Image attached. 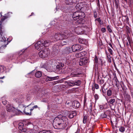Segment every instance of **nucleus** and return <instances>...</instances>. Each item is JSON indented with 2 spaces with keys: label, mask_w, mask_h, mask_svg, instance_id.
<instances>
[{
  "label": "nucleus",
  "mask_w": 133,
  "mask_h": 133,
  "mask_svg": "<svg viewBox=\"0 0 133 133\" xmlns=\"http://www.w3.org/2000/svg\"><path fill=\"white\" fill-rule=\"evenodd\" d=\"M86 54L85 51H82L81 52L77 53L76 54V56L77 57H80L83 56L85 55Z\"/></svg>",
  "instance_id": "16"
},
{
  "label": "nucleus",
  "mask_w": 133,
  "mask_h": 133,
  "mask_svg": "<svg viewBox=\"0 0 133 133\" xmlns=\"http://www.w3.org/2000/svg\"><path fill=\"white\" fill-rule=\"evenodd\" d=\"M6 45H4L3 46H1L0 47V50H1V49H3V48H4V47H6ZM2 51H1V50H0V52H2Z\"/></svg>",
  "instance_id": "43"
},
{
  "label": "nucleus",
  "mask_w": 133,
  "mask_h": 133,
  "mask_svg": "<svg viewBox=\"0 0 133 133\" xmlns=\"http://www.w3.org/2000/svg\"><path fill=\"white\" fill-rule=\"evenodd\" d=\"M107 29L109 32L111 33L112 32V30L111 29V27L109 25L107 26Z\"/></svg>",
  "instance_id": "36"
},
{
  "label": "nucleus",
  "mask_w": 133,
  "mask_h": 133,
  "mask_svg": "<svg viewBox=\"0 0 133 133\" xmlns=\"http://www.w3.org/2000/svg\"><path fill=\"white\" fill-rule=\"evenodd\" d=\"M106 55L107 58H108L111 57V56H110V55L109 54H107V55Z\"/></svg>",
  "instance_id": "57"
},
{
  "label": "nucleus",
  "mask_w": 133,
  "mask_h": 133,
  "mask_svg": "<svg viewBox=\"0 0 133 133\" xmlns=\"http://www.w3.org/2000/svg\"><path fill=\"white\" fill-rule=\"evenodd\" d=\"M56 78V77H52L49 76H47V77L46 79L45 80L46 82L52 81V80L55 79Z\"/></svg>",
  "instance_id": "21"
},
{
  "label": "nucleus",
  "mask_w": 133,
  "mask_h": 133,
  "mask_svg": "<svg viewBox=\"0 0 133 133\" xmlns=\"http://www.w3.org/2000/svg\"><path fill=\"white\" fill-rule=\"evenodd\" d=\"M70 49L69 48H66L64 50V52L65 54H68L70 52Z\"/></svg>",
  "instance_id": "30"
},
{
  "label": "nucleus",
  "mask_w": 133,
  "mask_h": 133,
  "mask_svg": "<svg viewBox=\"0 0 133 133\" xmlns=\"http://www.w3.org/2000/svg\"><path fill=\"white\" fill-rule=\"evenodd\" d=\"M24 125V124L22 123H19L18 128L21 131L22 130H23V128Z\"/></svg>",
  "instance_id": "29"
},
{
  "label": "nucleus",
  "mask_w": 133,
  "mask_h": 133,
  "mask_svg": "<svg viewBox=\"0 0 133 133\" xmlns=\"http://www.w3.org/2000/svg\"><path fill=\"white\" fill-rule=\"evenodd\" d=\"M112 92L111 90H108L107 92V95L108 96H110L112 95Z\"/></svg>",
  "instance_id": "31"
},
{
  "label": "nucleus",
  "mask_w": 133,
  "mask_h": 133,
  "mask_svg": "<svg viewBox=\"0 0 133 133\" xmlns=\"http://www.w3.org/2000/svg\"><path fill=\"white\" fill-rule=\"evenodd\" d=\"M49 42L47 41H38L36 43L35 46L36 49L38 50H40L45 47L48 46L49 44Z\"/></svg>",
  "instance_id": "2"
},
{
  "label": "nucleus",
  "mask_w": 133,
  "mask_h": 133,
  "mask_svg": "<svg viewBox=\"0 0 133 133\" xmlns=\"http://www.w3.org/2000/svg\"><path fill=\"white\" fill-rule=\"evenodd\" d=\"M83 18H79V19L76 21L75 23L76 25H78L79 24H84V21L83 19Z\"/></svg>",
  "instance_id": "13"
},
{
  "label": "nucleus",
  "mask_w": 133,
  "mask_h": 133,
  "mask_svg": "<svg viewBox=\"0 0 133 133\" xmlns=\"http://www.w3.org/2000/svg\"><path fill=\"white\" fill-rule=\"evenodd\" d=\"M94 97L96 101L99 98V96L97 94H96L94 95Z\"/></svg>",
  "instance_id": "38"
},
{
  "label": "nucleus",
  "mask_w": 133,
  "mask_h": 133,
  "mask_svg": "<svg viewBox=\"0 0 133 133\" xmlns=\"http://www.w3.org/2000/svg\"><path fill=\"white\" fill-rule=\"evenodd\" d=\"M101 116V117L103 118H105L107 116V115L105 113H103V114H102Z\"/></svg>",
  "instance_id": "39"
},
{
  "label": "nucleus",
  "mask_w": 133,
  "mask_h": 133,
  "mask_svg": "<svg viewBox=\"0 0 133 133\" xmlns=\"http://www.w3.org/2000/svg\"><path fill=\"white\" fill-rule=\"evenodd\" d=\"M100 109L101 110H102L105 109V108L104 107V106L102 105H100L99 106Z\"/></svg>",
  "instance_id": "41"
},
{
  "label": "nucleus",
  "mask_w": 133,
  "mask_h": 133,
  "mask_svg": "<svg viewBox=\"0 0 133 133\" xmlns=\"http://www.w3.org/2000/svg\"><path fill=\"white\" fill-rule=\"evenodd\" d=\"M38 107L37 105H35L30 109V111H32L34 109L37 108Z\"/></svg>",
  "instance_id": "37"
},
{
  "label": "nucleus",
  "mask_w": 133,
  "mask_h": 133,
  "mask_svg": "<svg viewBox=\"0 0 133 133\" xmlns=\"http://www.w3.org/2000/svg\"><path fill=\"white\" fill-rule=\"evenodd\" d=\"M82 5L83 4L82 3H79L78 4H77L75 6L76 8L78 11H79L82 8Z\"/></svg>",
  "instance_id": "19"
},
{
  "label": "nucleus",
  "mask_w": 133,
  "mask_h": 133,
  "mask_svg": "<svg viewBox=\"0 0 133 133\" xmlns=\"http://www.w3.org/2000/svg\"><path fill=\"white\" fill-rule=\"evenodd\" d=\"M3 69V67L2 66H0V72H1L2 71Z\"/></svg>",
  "instance_id": "54"
},
{
  "label": "nucleus",
  "mask_w": 133,
  "mask_h": 133,
  "mask_svg": "<svg viewBox=\"0 0 133 133\" xmlns=\"http://www.w3.org/2000/svg\"><path fill=\"white\" fill-rule=\"evenodd\" d=\"M81 81L79 80L75 81H70L68 82V84L69 86H73L74 85L79 86L81 84Z\"/></svg>",
  "instance_id": "5"
},
{
  "label": "nucleus",
  "mask_w": 133,
  "mask_h": 133,
  "mask_svg": "<svg viewBox=\"0 0 133 133\" xmlns=\"http://www.w3.org/2000/svg\"><path fill=\"white\" fill-rule=\"evenodd\" d=\"M64 65L62 63H59L56 66L57 69H58L59 70H61L62 69V67Z\"/></svg>",
  "instance_id": "25"
},
{
  "label": "nucleus",
  "mask_w": 133,
  "mask_h": 133,
  "mask_svg": "<svg viewBox=\"0 0 133 133\" xmlns=\"http://www.w3.org/2000/svg\"><path fill=\"white\" fill-rule=\"evenodd\" d=\"M97 6L99 7L100 6L99 1H98L97 2Z\"/></svg>",
  "instance_id": "56"
},
{
  "label": "nucleus",
  "mask_w": 133,
  "mask_h": 133,
  "mask_svg": "<svg viewBox=\"0 0 133 133\" xmlns=\"http://www.w3.org/2000/svg\"><path fill=\"white\" fill-rule=\"evenodd\" d=\"M114 80L115 82V84L116 85L117 87H118L119 84V82L116 76L114 77Z\"/></svg>",
  "instance_id": "26"
},
{
  "label": "nucleus",
  "mask_w": 133,
  "mask_h": 133,
  "mask_svg": "<svg viewBox=\"0 0 133 133\" xmlns=\"http://www.w3.org/2000/svg\"><path fill=\"white\" fill-rule=\"evenodd\" d=\"M10 14H12V12H9L7 14H5L3 18L2 19V21H3L7 18L10 17V16L9 15Z\"/></svg>",
  "instance_id": "23"
},
{
  "label": "nucleus",
  "mask_w": 133,
  "mask_h": 133,
  "mask_svg": "<svg viewBox=\"0 0 133 133\" xmlns=\"http://www.w3.org/2000/svg\"><path fill=\"white\" fill-rule=\"evenodd\" d=\"M107 59L109 62L111 63V57L108 58H107Z\"/></svg>",
  "instance_id": "55"
},
{
  "label": "nucleus",
  "mask_w": 133,
  "mask_h": 133,
  "mask_svg": "<svg viewBox=\"0 0 133 133\" xmlns=\"http://www.w3.org/2000/svg\"><path fill=\"white\" fill-rule=\"evenodd\" d=\"M50 51L47 48H45L40 51L38 53L39 56L41 57L44 58L47 57Z\"/></svg>",
  "instance_id": "4"
},
{
  "label": "nucleus",
  "mask_w": 133,
  "mask_h": 133,
  "mask_svg": "<svg viewBox=\"0 0 133 133\" xmlns=\"http://www.w3.org/2000/svg\"><path fill=\"white\" fill-rule=\"evenodd\" d=\"M19 107L21 109L20 110H18V109H16V110H16V112H17V111L21 112H22V111L23 112H24L27 115H30L31 114V112H28L25 111V108H26V107L23 105H20L19 106Z\"/></svg>",
  "instance_id": "9"
},
{
  "label": "nucleus",
  "mask_w": 133,
  "mask_h": 133,
  "mask_svg": "<svg viewBox=\"0 0 133 133\" xmlns=\"http://www.w3.org/2000/svg\"><path fill=\"white\" fill-rule=\"evenodd\" d=\"M104 81L103 79H98V83L99 84H102L104 83Z\"/></svg>",
  "instance_id": "33"
},
{
  "label": "nucleus",
  "mask_w": 133,
  "mask_h": 133,
  "mask_svg": "<svg viewBox=\"0 0 133 133\" xmlns=\"http://www.w3.org/2000/svg\"><path fill=\"white\" fill-rule=\"evenodd\" d=\"M63 37V39H67L70 37L72 36L70 31L69 30H65L63 34H62Z\"/></svg>",
  "instance_id": "8"
},
{
  "label": "nucleus",
  "mask_w": 133,
  "mask_h": 133,
  "mask_svg": "<svg viewBox=\"0 0 133 133\" xmlns=\"http://www.w3.org/2000/svg\"><path fill=\"white\" fill-rule=\"evenodd\" d=\"M92 89L93 90V91H94L95 90V89L94 88H93V87L92 88Z\"/></svg>",
  "instance_id": "62"
},
{
  "label": "nucleus",
  "mask_w": 133,
  "mask_h": 133,
  "mask_svg": "<svg viewBox=\"0 0 133 133\" xmlns=\"http://www.w3.org/2000/svg\"><path fill=\"white\" fill-rule=\"evenodd\" d=\"M14 100L18 103H21L23 102L24 99L22 95L18 96Z\"/></svg>",
  "instance_id": "12"
},
{
  "label": "nucleus",
  "mask_w": 133,
  "mask_h": 133,
  "mask_svg": "<svg viewBox=\"0 0 133 133\" xmlns=\"http://www.w3.org/2000/svg\"><path fill=\"white\" fill-rule=\"evenodd\" d=\"M77 115L76 111H72L69 113L68 115V116L69 118H72L74 116H76Z\"/></svg>",
  "instance_id": "15"
},
{
  "label": "nucleus",
  "mask_w": 133,
  "mask_h": 133,
  "mask_svg": "<svg viewBox=\"0 0 133 133\" xmlns=\"http://www.w3.org/2000/svg\"><path fill=\"white\" fill-rule=\"evenodd\" d=\"M2 102L4 105H5L7 104V101L6 100H5L4 101H3Z\"/></svg>",
  "instance_id": "50"
},
{
  "label": "nucleus",
  "mask_w": 133,
  "mask_h": 133,
  "mask_svg": "<svg viewBox=\"0 0 133 133\" xmlns=\"http://www.w3.org/2000/svg\"><path fill=\"white\" fill-rule=\"evenodd\" d=\"M78 41L79 43L85 44H87V41L85 39L82 38H79L78 39Z\"/></svg>",
  "instance_id": "18"
},
{
  "label": "nucleus",
  "mask_w": 133,
  "mask_h": 133,
  "mask_svg": "<svg viewBox=\"0 0 133 133\" xmlns=\"http://www.w3.org/2000/svg\"><path fill=\"white\" fill-rule=\"evenodd\" d=\"M124 98L127 100H129L130 99V97L129 95L125 91L124 94Z\"/></svg>",
  "instance_id": "20"
},
{
  "label": "nucleus",
  "mask_w": 133,
  "mask_h": 133,
  "mask_svg": "<svg viewBox=\"0 0 133 133\" xmlns=\"http://www.w3.org/2000/svg\"><path fill=\"white\" fill-rule=\"evenodd\" d=\"M68 41L67 40L65 41L63 40L59 42V45L61 46H63L65 45H68Z\"/></svg>",
  "instance_id": "17"
},
{
  "label": "nucleus",
  "mask_w": 133,
  "mask_h": 133,
  "mask_svg": "<svg viewBox=\"0 0 133 133\" xmlns=\"http://www.w3.org/2000/svg\"><path fill=\"white\" fill-rule=\"evenodd\" d=\"M26 129L25 128H23V130H21L22 132H25L26 131Z\"/></svg>",
  "instance_id": "53"
},
{
  "label": "nucleus",
  "mask_w": 133,
  "mask_h": 133,
  "mask_svg": "<svg viewBox=\"0 0 133 133\" xmlns=\"http://www.w3.org/2000/svg\"><path fill=\"white\" fill-rule=\"evenodd\" d=\"M109 45L111 47V48H112V45L110 43H109Z\"/></svg>",
  "instance_id": "60"
},
{
  "label": "nucleus",
  "mask_w": 133,
  "mask_h": 133,
  "mask_svg": "<svg viewBox=\"0 0 133 133\" xmlns=\"http://www.w3.org/2000/svg\"><path fill=\"white\" fill-rule=\"evenodd\" d=\"M73 107L75 108H78L80 105L79 103L77 101H74L72 103Z\"/></svg>",
  "instance_id": "14"
},
{
  "label": "nucleus",
  "mask_w": 133,
  "mask_h": 133,
  "mask_svg": "<svg viewBox=\"0 0 133 133\" xmlns=\"http://www.w3.org/2000/svg\"><path fill=\"white\" fill-rule=\"evenodd\" d=\"M6 109L8 112L12 111L16 113V109L12 106L9 104H8L6 107Z\"/></svg>",
  "instance_id": "10"
},
{
  "label": "nucleus",
  "mask_w": 133,
  "mask_h": 133,
  "mask_svg": "<svg viewBox=\"0 0 133 133\" xmlns=\"http://www.w3.org/2000/svg\"><path fill=\"white\" fill-rule=\"evenodd\" d=\"M62 10H63V11L64 12H66L67 11V10L68 9V8H64V7H62Z\"/></svg>",
  "instance_id": "44"
},
{
  "label": "nucleus",
  "mask_w": 133,
  "mask_h": 133,
  "mask_svg": "<svg viewBox=\"0 0 133 133\" xmlns=\"http://www.w3.org/2000/svg\"><path fill=\"white\" fill-rule=\"evenodd\" d=\"M72 51L74 52L81 50L82 49L81 45L78 44H76L72 45Z\"/></svg>",
  "instance_id": "6"
},
{
  "label": "nucleus",
  "mask_w": 133,
  "mask_h": 133,
  "mask_svg": "<svg viewBox=\"0 0 133 133\" xmlns=\"http://www.w3.org/2000/svg\"><path fill=\"white\" fill-rule=\"evenodd\" d=\"M87 116H84L83 118V123L85 124L87 122Z\"/></svg>",
  "instance_id": "34"
},
{
  "label": "nucleus",
  "mask_w": 133,
  "mask_h": 133,
  "mask_svg": "<svg viewBox=\"0 0 133 133\" xmlns=\"http://www.w3.org/2000/svg\"><path fill=\"white\" fill-rule=\"evenodd\" d=\"M95 87L96 89H98L99 88V85L98 84H95Z\"/></svg>",
  "instance_id": "46"
},
{
  "label": "nucleus",
  "mask_w": 133,
  "mask_h": 133,
  "mask_svg": "<svg viewBox=\"0 0 133 133\" xmlns=\"http://www.w3.org/2000/svg\"><path fill=\"white\" fill-rule=\"evenodd\" d=\"M105 53H106V55L107 54H108V53L107 52V51L106 50H105Z\"/></svg>",
  "instance_id": "61"
},
{
  "label": "nucleus",
  "mask_w": 133,
  "mask_h": 133,
  "mask_svg": "<svg viewBox=\"0 0 133 133\" xmlns=\"http://www.w3.org/2000/svg\"><path fill=\"white\" fill-rule=\"evenodd\" d=\"M2 33L3 31L2 30V28L0 26V37L2 36Z\"/></svg>",
  "instance_id": "47"
},
{
  "label": "nucleus",
  "mask_w": 133,
  "mask_h": 133,
  "mask_svg": "<svg viewBox=\"0 0 133 133\" xmlns=\"http://www.w3.org/2000/svg\"><path fill=\"white\" fill-rule=\"evenodd\" d=\"M65 2L66 4L71 5L73 4H75V2L73 3L72 1H65Z\"/></svg>",
  "instance_id": "27"
},
{
  "label": "nucleus",
  "mask_w": 133,
  "mask_h": 133,
  "mask_svg": "<svg viewBox=\"0 0 133 133\" xmlns=\"http://www.w3.org/2000/svg\"><path fill=\"white\" fill-rule=\"evenodd\" d=\"M92 104L91 103L90 105L89 109H90L91 111L92 110Z\"/></svg>",
  "instance_id": "51"
},
{
  "label": "nucleus",
  "mask_w": 133,
  "mask_h": 133,
  "mask_svg": "<svg viewBox=\"0 0 133 133\" xmlns=\"http://www.w3.org/2000/svg\"><path fill=\"white\" fill-rule=\"evenodd\" d=\"M41 68H44L46 69V68H47V67L46 66V64H44L43 65L41 66Z\"/></svg>",
  "instance_id": "52"
},
{
  "label": "nucleus",
  "mask_w": 133,
  "mask_h": 133,
  "mask_svg": "<svg viewBox=\"0 0 133 133\" xmlns=\"http://www.w3.org/2000/svg\"><path fill=\"white\" fill-rule=\"evenodd\" d=\"M108 51L110 52V54L111 55H112L113 54L112 51L111 49L109 47H108Z\"/></svg>",
  "instance_id": "35"
},
{
  "label": "nucleus",
  "mask_w": 133,
  "mask_h": 133,
  "mask_svg": "<svg viewBox=\"0 0 133 133\" xmlns=\"http://www.w3.org/2000/svg\"><path fill=\"white\" fill-rule=\"evenodd\" d=\"M94 16L95 18H96L97 17V14L96 11L94 12Z\"/></svg>",
  "instance_id": "48"
},
{
  "label": "nucleus",
  "mask_w": 133,
  "mask_h": 133,
  "mask_svg": "<svg viewBox=\"0 0 133 133\" xmlns=\"http://www.w3.org/2000/svg\"><path fill=\"white\" fill-rule=\"evenodd\" d=\"M54 38L56 41L62 40L63 39L62 34L60 33H56L55 35Z\"/></svg>",
  "instance_id": "11"
},
{
  "label": "nucleus",
  "mask_w": 133,
  "mask_h": 133,
  "mask_svg": "<svg viewBox=\"0 0 133 133\" xmlns=\"http://www.w3.org/2000/svg\"><path fill=\"white\" fill-rule=\"evenodd\" d=\"M119 130L121 132H123L125 130V128L123 127H121L119 128Z\"/></svg>",
  "instance_id": "32"
},
{
  "label": "nucleus",
  "mask_w": 133,
  "mask_h": 133,
  "mask_svg": "<svg viewBox=\"0 0 133 133\" xmlns=\"http://www.w3.org/2000/svg\"><path fill=\"white\" fill-rule=\"evenodd\" d=\"M66 117L60 115L56 117L53 120V125L55 129H62L66 127L68 122Z\"/></svg>",
  "instance_id": "1"
},
{
  "label": "nucleus",
  "mask_w": 133,
  "mask_h": 133,
  "mask_svg": "<svg viewBox=\"0 0 133 133\" xmlns=\"http://www.w3.org/2000/svg\"><path fill=\"white\" fill-rule=\"evenodd\" d=\"M44 132V133H52L51 131V130L45 131Z\"/></svg>",
  "instance_id": "49"
},
{
  "label": "nucleus",
  "mask_w": 133,
  "mask_h": 133,
  "mask_svg": "<svg viewBox=\"0 0 133 133\" xmlns=\"http://www.w3.org/2000/svg\"><path fill=\"white\" fill-rule=\"evenodd\" d=\"M80 73L76 72H72L70 76L71 77H78Z\"/></svg>",
  "instance_id": "24"
},
{
  "label": "nucleus",
  "mask_w": 133,
  "mask_h": 133,
  "mask_svg": "<svg viewBox=\"0 0 133 133\" xmlns=\"http://www.w3.org/2000/svg\"><path fill=\"white\" fill-rule=\"evenodd\" d=\"M94 62L96 63H97L98 62V58L96 56L95 58Z\"/></svg>",
  "instance_id": "40"
},
{
  "label": "nucleus",
  "mask_w": 133,
  "mask_h": 133,
  "mask_svg": "<svg viewBox=\"0 0 133 133\" xmlns=\"http://www.w3.org/2000/svg\"><path fill=\"white\" fill-rule=\"evenodd\" d=\"M101 31L102 32L104 33L106 31V29L105 28H101Z\"/></svg>",
  "instance_id": "45"
},
{
  "label": "nucleus",
  "mask_w": 133,
  "mask_h": 133,
  "mask_svg": "<svg viewBox=\"0 0 133 133\" xmlns=\"http://www.w3.org/2000/svg\"><path fill=\"white\" fill-rule=\"evenodd\" d=\"M34 103H31L30 104L28 105L26 107H28L30 105H31V104L34 105Z\"/></svg>",
  "instance_id": "58"
},
{
  "label": "nucleus",
  "mask_w": 133,
  "mask_h": 133,
  "mask_svg": "<svg viewBox=\"0 0 133 133\" xmlns=\"http://www.w3.org/2000/svg\"><path fill=\"white\" fill-rule=\"evenodd\" d=\"M131 95L132 96V97H133V92H131Z\"/></svg>",
  "instance_id": "63"
},
{
  "label": "nucleus",
  "mask_w": 133,
  "mask_h": 133,
  "mask_svg": "<svg viewBox=\"0 0 133 133\" xmlns=\"http://www.w3.org/2000/svg\"><path fill=\"white\" fill-rule=\"evenodd\" d=\"M42 101H43V102H46V101L45 100V99H42Z\"/></svg>",
  "instance_id": "59"
},
{
  "label": "nucleus",
  "mask_w": 133,
  "mask_h": 133,
  "mask_svg": "<svg viewBox=\"0 0 133 133\" xmlns=\"http://www.w3.org/2000/svg\"><path fill=\"white\" fill-rule=\"evenodd\" d=\"M2 115H3V116H4V117H5V113H4V114H2Z\"/></svg>",
  "instance_id": "64"
},
{
  "label": "nucleus",
  "mask_w": 133,
  "mask_h": 133,
  "mask_svg": "<svg viewBox=\"0 0 133 133\" xmlns=\"http://www.w3.org/2000/svg\"><path fill=\"white\" fill-rule=\"evenodd\" d=\"M42 75V72L41 71H38L35 73V76L37 78H39L41 77Z\"/></svg>",
  "instance_id": "22"
},
{
  "label": "nucleus",
  "mask_w": 133,
  "mask_h": 133,
  "mask_svg": "<svg viewBox=\"0 0 133 133\" xmlns=\"http://www.w3.org/2000/svg\"><path fill=\"white\" fill-rule=\"evenodd\" d=\"M85 16V15L84 12L78 11L73 13L72 17L74 20H76L79 18H83Z\"/></svg>",
  "instance_id": "3"
},
{
  "label": "nucleus",
  "mask_w": 133,
  "mask_h": 133,
  "mask_svg": "<svg viewBox=\"0 0 133 133\" xmlns=\"http://www.w3.org/2000/svg\"><path fill=\"white\" fill-rule=\"evenodd\" d=\"M88 62L87 57H85L81 58L80 59L79 65L81 66L85 65L87 64Z\"/></svg>",
  "instance_id": "7"
},
{
  "label": "nucleus",
  "mask_w": 133,
  "mask_h": 133,
  "mask_svg": "<svg viewBox=\"0 0 133 133\" xmlns=\"http://www.w3.org/2000/svg\"><path fill=\"white\" fill-rule=\"evenodd\" d=\"M114 2L113 1V3H115V4L116 7H118V1H114Z\"/></svg>",
  "instance_id": "42"
},
{
  "label": "nucleus",
  "mask_w": 133,
  "mask_h": 133,
  "mask_svg": "<svg viewBox=\"0 0 133 133\" xmlns=\"http://www.w3.org/2000/svg\"><path fill=\"white\" fill-rule=\"evenodd\" d=\"M115 101V99L114 98H111L110 99L109 101L108 102V103H109L112 105H113V104Z\"/></svg>",
  "instance_id": "28"
}]
</instances>
